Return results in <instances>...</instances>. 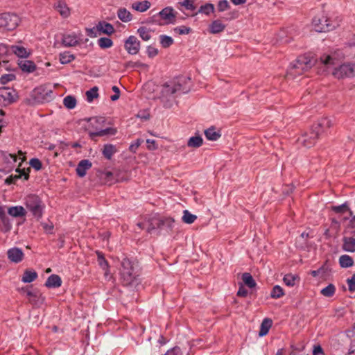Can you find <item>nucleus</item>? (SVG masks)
I'll use <instances>...</instances> for the list:
<instances>
[{"mask_svg": "<svg viewBox=\"0 0 355 355\" xmlns=\"http://www.w3.org/2000/svg\"><path fill=\"white\" fill-rule=\"evenodd\" d=\"M320 62L327 68L329 72L338 78H345L355 76V64L352 63H344L339 64V61L336 58V54H324L320 57Z\"/></svg>", "mask_w": 355, "mask_h": 355, "instance_id": "f257e3e1", "label": "nucleus"}, {"mask_svg": "<svg viewBox=\"0 0 355 355\" xmlns=\"http://www.w3.org/2000/svg\"><path fill=\"white\" fill-rule=\"evenodd\" d=\"M185 83L184 78H180L163 85L159 98L165 107H171L178 96L189 91V87L186 86Z\"/></svg>", "mask_w": 355, "mask_h": 355, "instance_id": "f03ea898", "label": "nucleus"}, {"mask_svg": "<svg viewBox=\"0 0 355 355\" xmlns=\"http://www.w3.org/2000/svg\"><path fill=\"white\" fill-rule=\"evenodd\" d=\"M86 120L88 122L87 130L92 139H94L96 137L114 135L116 133V129L114 128H103L105 122L104 117L95 116Z\"/></svg>", "mask_w": 355, "mask_h": 355, "instance_id": "7ed1b4c3", "label": "nucleus"}, {"mask_svg": "<svg viewBox=\"0 0 355 355\" xmlns=\"http://www.w3.org/2000/svg\"><path fill=\"white\" fill-rule=\"evenodd\" d=\"M53 98V90L45 85H41L35 88L27 102L31 105H36L51 101Z\"/></svg>", "mask_w": 355, "mask_h": 355, "instance_id": "20e7f679", "label": "nucleus"}, {"mask_svg": "<svg viewBox=\"0 0 355 355\" xmlns=\"http://www.w3.org/2000/svg\"><path fill=\"white\" fill-rule=\"evenodd\" d=\"M313 60L307 55H301L297 58L295 62L291 64L287 71L288 78H295L297 75L302 74L304 71L311 68L313 65Z\"/></svg>", "mask_w": 355, "mask_h": 355, "instance_id": "39448f33", "label": "nucleus"}, {"mask_svg": "<svg viewBox=\"0 0 355 355\" xmlns=\"http://www.w3.org/2000/svg\"><path fill=\"white\" fill-rule=\"evenodd\" d=\"M121 277L125 284H130L136 278L137 273L132 261L127 258H123L121 263Z\"/></svg>", "mask_w": 355, "mask_h": 355, "instance_id": "423d86ee", "label": "nucleus"}, {"mask_svg": "<svg viewBox=\"0 0 355 355\" xmlns=\"http://www.w3.org/2000/svg\"><path fill=\"white\" fill-rule=\"evenodd\" d=\"M20 22L18 15L14 13L0 14V32L10 31L15 29Z\"/></svg>", "mask_w": 355, "mask_h": 355, "instance_id": "0eeeda50", "label": "nucleus"}, {"mask_svg": "<svg viewBox=\"0 0 355 355\" xmlns=\"http://www.w3.org/2000/svg\"><path fill=\"white\" fill-rule=\"evenodd\" d=\"M26 206L35 218L37 219L42 218L44 205L38 196L35 195L27 196Z\"/></svg>", "mask_w": 355, "mask_h": 355, "instance_id": "6e6552de", "label": "nucleus"}, {"mask_svg": "<svg viewBox=\"0 0 355 355\" xmlns=\"http://www.w3.org/2000/svg\"><path fill=\"white\" fill-rule=\"evenodd\" d=\"M21 291L26 294L29 302L34 306H40L44 302L45 297L37 289L30 290L23 288Z\"/></svg>", "mask_w": 355, "mask_h": 355, "instance_id": "1a4fd4ad", "label": "nucleus"}, {"mask_svg": "<svg viewBox=\"0 0 355 355\" xmlns=\"http://www.w3.org/2000/svg\"><path fill=\"white\" fill-rule=\"evenodd\" d=\"M312 24L315 31L319 33L328 32L334 28V26L324 16L315 17L313 19Z\"/></svg>", "mask_w": 355, "mask_h": 355, "instance_id": "9d476101", "label": "nucleus"}, {"mask_svg": "<svg viewBox=\"0 0 355 355\" xmlns=\"http://www.w3.org/2000/svg\"><path fill=\"white\" fill-rule=\"evenodd\" d=\"M319 136V131H315V130L312 128L309 133L306 132L301 135L297 139V141L299 145L303 146L306 148H310L315 144L316 139Z\"/></svg>", "mask_w": 355, "mask_h": 355, "instance_id": "9b49d317", "label": "nucleus"}, {"mask_svg": "<svg viewBox=\"0 0 355 355\" xmlns=\"http://www.w3.org/2000/svg\"><path fill=\"white\" fill-rule=\"evenodd\" d=\"M17 98L15 91L10 87H0V103L4 105L14 103Z\"/></svg>", "mask_w": 355, "mask_h": 355, "instance_id": "f8f14e48", "label": "nucleus"}, {"mask_svg": "<svg viewBox=\"0 0 355 355\" xmlns=\"http://www.w3.org/2000/svg\"><path fill=\"white\" fill-rule=\"evenodd\" d=\"M163 22H159V25L174 24L176 18V12L172 7H166L157 14Z\"/></svg>", "mask_w": 355, "mask_h": 355, "instance_id": "ddd939ff", "label": "nucleus"}, {"mask_svg": "<svg viewBox=\"0 0 355 355\" xmlns=\"http://www.w3.org/2000/svg\"><path fill=\"white\" fill-rule=\"evenodd\" d=\"M124 47L129 54L136 55L140 49V42L135 36L130 35L125 41Z\"/></svg>", "mask_w": 355, "mask_h": 355, "instance_id": "4468645a", "label": "nucleus"}, {"mask_svg": "<svg viewBox=\"0 0 355 355\" xmlns=\"http://www.w3.org/2000/svg\"><path fill=\"white\" fill-rule=\"evenodd\" d=\"M8 258L9 260L14 263H19L23 260L24 252L18 248H12L8 250Z\"/></svg>", "mask_w": 355, "mask_h": 355, "instance_id": "2eb2a0df", "label": "nucleus"}, {"mask_svg": "<svg viewBox=\"0 0 355 355\" xmlns=\"http://www.w3.org/2000/svg\"><path fill=\"white\" fill-rule=\"evenodd\" d=\"M331 126V120L329 118H322L316 124H315L312 128L315 130V131H319L320 135Z\"/></svg>", "mask_w": 355, "mask_h": 355, "instance_id": "dca6fc26", "label": "nucleus"}, {"mask_svg": "<svg viewBox=\"0 0 355 355\" xmlns=\"http://www.w3.org/2000/svg\"><path fill=\"white\" fill-rule=\"evenodd\" d=\"M92 167V163L88 159L81 160L76 169L77 175L79 177H84L86 175L87 171Z\"/></svg>", "mask_w": 355, "mask_h": 355, "instance_id": "f3484780", "label": "nucleus"}, {"mask_svg": "<svg viewBox=\"0 0 355 355\" xmlns=\"http://www.w3.org/2000/svg\"><path fill=\"white\" fill-rule=\"evenodd\" d=\"M54 8L64 18H67L70 15V9L67 6V3L63 1H58L55 3Z\"/></svg>", "mask_w": 355, "mask_h": 355, "instance_id": "a211bd4d", "label": "nucleus"}, {"mask_svg": "<svg viewBox=\"0 0 355 355\" xmlns=\"http://www.w3.org/2000/svg\"><path fill=\"white\" fill-rule=\"evenodd\" d=\"M342 248L348 252H355V239L353 237H344L343 239Z\"/></svg>", "mask_w": 355, "mask_h": 355, "instance_id": "6ab92c4d", "label": "nucleus"}, {"mask_svg": "<svg viewBox=\"0 0 355 355\" xmlns=\"http://www.w3.org/2000/svg\"><path fill=\"white\" fill-rule=\"evenodd\" d=\"M18 65L24 72L32 73L36 69L35 64L31 60H21L19 62Z\"/></svg>", "mask_w": 355, "mask_h": 355, "instance_id": "aec40b11", "label": "nucleus"}, {"mask_svg": "<svg viewBox=\"0 0 355 355\" xmlns=\"http://www.w3.org/2000/svg\"><path fill=\"white\" fill-rule=\"evenodd\" d=\"M62 284V279L58 275H50L45 282V286L48 288H58Z\"/></svg>", "mask_w": 355, "mask_h": 355, "instance_id": "412c9836", "label": "nucleus"}, {"mask_svg": "<svg viewBox=\"0 0 355 355\" xmlns=\"http://www.w3.org/2000/svg\"><path fill=\"white\" fill-rule=\"evenodd\" d=\"M62 44L64 46H74L78 44V38L75 34H67L62 37Z\"/></svg>", "mask_w": 355, "mask_h": 355, "instance_id": "4be33fe9", "label": "nucleus"}, {"mask_svg": "<svg viewBox=\"0 0 355 355\" xmlns=\"http://www.w3.org/2000/svg\"><path fill=\"white\" fill-rule=\"evenodd\" d=\"M151 3L150 1L145 0L143 1H135L132 3L131 8L138 12H144L150 8Z\"/></svg>", "mask_w": 355, "mask_h": 355, "instance_id": "5701e85b", "label": "nucleus"}, {"mask_svg": "<svg viewBox=\"0 0 355 355\" xmlns=\"http://www.w3.org/2000/svg\"><path fill=\"white\" fill-rule=\"evenodd\" d=\"M209 28L211 33L216 34L223 31L225 28V25L221 21L216 19L211 22Z\"/></svg>", "mask_w": 355, "mask_h": 355, "instance_id": "b1692460", "label": "nucleus"}, {"mask_svg": "<svg viewBox=\"0 0 355 355\" xmlns=\"http://www.w3.org/2000/svg\"><path fill=\"white\" fill-rule=\"evenodd\" d=\"M96 28L98 31L107 35H111L114 31L113 26L111 24L107 23L105 21H100L96 25Z\"/></svg>", "mask_w": 355, "mask_h": 355, "instance_id": "393cba45", "label": "nucleus"}, {"mask_svg": "<svg viewBox=\"0 0 355 355\" xmlns=\"http://www.w3.org/2000/svg\"><path fill=\"white\" fill-rule=\"evenodd\" d=\"M37 273L33 270H26L21 277V281L24 283H31L37 278Z\"/></svg>", "mask_w": 355, "mask_h": 355, "instance_id": "a878e982", "label": "nucleus"}, {"mask_svg": "<svg viewBox=\"0 0 355 355\" xmlns=\"http://www.w3.org/2000/svg\"><path fill=\"white\" fill-rule=\"evenodd\" d=\"M272 321L270 319H269V318L263 319V320L262 321L261 326H260V330L259 332V336H266L268 333V331L272 326Z\"/></svg>", "mask_w": 355, "mask_h": 355, "instance_id": "bb28decb", "label": "nucleus"}, {"mask_svg": "<svg viewBox=\"0 0 355 355\" xmlns=\"http://www.w3.org/2000/svg\"><path fill=\"white\" fill-rule=\"evenodd\" d=\"M157 224H161V228L171 230L174 226L175 220L171 217H161V220H156Z\"/></svg>", "mask_w": 355, "mask_h": 355, "instance_id": "cd10ccee", "label": "nucleus"}, {"mask_svg": "<svg viewBox=\"0 0 355 355\" xmlns=\"http://www.w3.org/2000/svg\"><path fill=\"white\" fill-rule=\"evenodd\" d=\"M202 144L203 139L199 135L190 137L187 141V146L190 148H199Z\"/></svg>", "mask_w": 355, "mask_h": 355, "instance_id": "c85d7f7f", "label": "nucleus"}, {"mask_svg": "<svg viewBox=\"0 0 355 355\" xmlns=\"http://www.w3.org/2000/svg\"><path fill=\"white\" fill-rule=\"evenodd\" d=\"M8 213L13 217H21L26 215V210L21 206H15L10 207Z\"/></svg>", "mask_w": 355, "mask_h": 355, "instance_id": "c756f323", "label": "nucleus"}, {"mask_svg": "<svg viewBox=\"0 0 355 355\" xmlns=\"http://www.w3.org/2000/svg\"><path fill=\"white\" fill-rule=\"evenodd\" d=\"M10 49L12 52L14 53L18 57L27 58L29 55V53L28 52L26 49L23 46L12 45L10 46Z\"/></svg>", "mask_w": 355, "mask_h": 355, "instance_id": "7c9ffc66", "label": "nucleus"}, {"mask_svg": "<svg viewBox=\"0 0 355 355\" xmlns=\"http://www.w3.org/2000/svg\"><path fill=\"white\" fill-rule=\"evenodd\" d=\"M118 17L123 22H128L132 20V14L124 8H121L117 11Z\"/></svg>", "mask_w": 355, "mask_h": 355, "instance_id": "2f4dec72", "label": "nucleus"}, {"mask_svg": "<svg viewBox=\"0 0 355 355\" xmlns=\"http://www.w3.org/2000/svg\"><path fill=\"white\" fill-rule=\"evenodd\" d=\"M339 264L341 268H349L354 265V260L349 255L343 254L339 258Z\"/></svg>", "mask_w": 355, "mask_h": 355, "instance_id": "473e14b6", "label": "nucleus"}, {"mask_svg": "<svg viewBox=\"0 0 355 355\" xmlns=\"http://www.w3.org/2000/svg\"><path fill=\"white\" fill-rule=\"evenodd\" d=\"M0 211H1V207H0ZM1 223L0 225L1 229L2 231L6 232L11 230L12 224L10 223L9 219L5 216L3 213L0 211Z\"/></svg>", "mask_w": 355, "mask_h": 355, "instance_id": "72a5a7b5", "label": "nucleus"}, {"mask_svg": "<svg viewBox=\"0 0 355 355\" xmlns=\"http://www.w3.org/2000/svg\"><path fill=\"white\" fill-rule=\"evenodd\" d=\"M97 256H98V262L101 268L105 270V275L107 276L109 274V270H108V263L105 260L103 254L101 252H96Z\"/></svg>", "mask_w": 355, "mask_h": 355, "instance_id": "f704fd0d", "label": "nucleus"}, {"mask_svg": "<svg viewBox=\"0 0 355 355\" xmlns=\"http://www.w3.org/2000/svg\"><path fill=\"white\" fill-rule=\"evenodd\" d=\"M116 152V148L112 144H105L103 147V155L107 159H110L112 155Z\"/></svg>", "mask_w": 355, "mask_h": 355, "instance_id": "c9c22d12", "label": "nucleus"}, {"mask_svg": "<svg viewBox=\"0 0 355 355\" xmlns=\"http://www.w3.org/2000/svg\"><path fill=\"white\" fill-rule=\"evenodd\" d=\"M284 284L288 286H294L297 281H299L297 275L293 274H286L283 278Z\"/></svg>", "mask_w": 355, "mask_h": 355, "instance_id": "e433bc0d", "label": "nucleus"}, {"mask_svg": "<svg viewBox=\"0 0 355 355\" xmlns=\"http://www.w3.org/2000/svg\"><path fill=\"white\" fill-rule=\"evenodd\" d=\"M242 280L244 284L250 288H252L256 286V282L254 280L252 276L248 272H245L243 274Z\"/></svg>", "mask_w": 355, "mask_h": 355, "instance_id": "4c0bfd02", "label": "nucleus"}, {"mask_svg": "<svg viewBox=\"0 0 355 355\" xmlns=\"http://www.w3.org/2000/svg\"><path fill=\"white\" fill-rule=\"evenodd\" d=\"M205 135L206 138L211 141H216L220 137V135L214 128L206 130Z\"/></svg>", "mask_w": 355, "mask_h": 355, "instance_id": "58836bf2", "label": "nucleus"}, {"mask_svg": "<svg viewBox=\"0 0 355 355\" xmlns=\"http://www.w3.org/2000/svg\"><path fill=\"white\" fill-rule=\"evenodd\" d=\"M63 105L67 109H69V110L73 109L76 105V99L74 96H67L63 99Z\"/></svg>", "mask_w": 355, "mask_h": 355, "instance_id": "ea45409f", "label": "nucleus"}, {"mask_svg": "<svg viewBox=\"0 0 355 355\" xmlns=\"http://www.w3.org/2000/svg\"><path fill=\"white\" fill-rule=\"evenodd\" d=\"M335 286L332 284H329L327 286L321 290L320 293L324 297H330L335 294Z\"/></svg>", "mask_w": 355, "mask_h": 355, "instance_id": "a19ab883", "label": "nucleus"}, {"mask_svg": "<svg viewBox=\"0 0 355 355\" xmlns=\"http://www.w3.org/2000/svg\"><path fill=\"white\" fill-rule=\"evenodd\" d=\"M284 295V292L283 288L279 286H275L270 293V297L273 299H278Z\"/></svg>", "mask_w": 355, "mask_h": 355, "instance_id": "79ce46f5", "label": "nucleus"}, {"mask_svg": "<svg viewBox=\"0 0 355 355\" xmlns=\"http://www.w3.org/2000/svg\"><path fill=\"white\" fill-rule=\"evenodd\" d=\"M59 57L60 62L64 64H68L75 59V56L73 54L67 51L60 53Z\"/></svg>", "mask_w": 355, "mask_h": 355, "instance_id": "37998d69", "label": "nucleus"}, {"mask_svg": "<svg viewBox=\"0 0 355 355\" xmlns=\"http://www.w3.org/2000/svg\"><path fill=\"white\" fill-rule=\"evenodd\" d=\"M197 218V216L194 214H191L188 210L183 211L182 220L187 224L193 223Z\"/></svg>", "mask_w": 355, "mask_h": 355, "instance_id": "c03bdc74", "label": "nucleus"}, {"mask_svg": "<svg viewBox=\"0 0 355 355\" xmlns=\"http://www.w3.org/2000/svg\"><path fill=\"white\" fill-rule=\"evenodd\" d=\"M98 44L101 49H107L113 45V42L108 37H101L98 40Z\"/></svg>", "mask_w": 355, "mask_h": 355, "instance_id": "a18cd8bd", "label": "nucleus"}, {"mask_svg": "<svg viewBox=\"0 0 355 355\" xmlns=\"http://www.w3.org/2000/svg\"><path fill=\"white\" fill-rule=\"evenodd\" d=\"M98 90L97 87H94L86 92V96L88 102H92L94 98H96L98 96Z\"/></svg>", "mask_w": 355, "mask_h": 355, "instance_id": "49530a36", "label": "nucleus"}, {"mask_svg": "<svg viewBox=\"0 0 355 355\" xmlns=\"http://www.w3.org/2000/svg\"><path fill=\"white\" fill-rule=\"evenodd\" d=\"M156 220H161V217L155 216L151 218L149 222L148 227H147L148 232L150 233L153 230L157 228H161V224H157L155 222Z\"/></svg>", "mask_w": 355, "mask_h": 355, "instance_id": "de8ad7c7", "label": "nucleus"}, {"mask_svg": "<svg viewBox=\"0 0 355 355\" xmlns=\"http://www.w3.org/2000/svg\"><path fill=\"white\" fill-rule=\"evenodd\" d=\"M139 36L144 41H148L151 38V35L149 30L146 27H140L137 30Z\"/></svg>", "mask_w": 355, "mask_h": 355, "instance_id": "09e8293b", "label": "nucleus"}, {"mask_svg": "<svg viewBox=\"0 0 355 355\" xmlns=\"http://www.w3.org/2000/svg\"><path fill=\"white\" fill-rule=\"evenodd\" d=\"M331 209L336 213H344L347 211H349L350 216H352V211L349 209L347 202L338 206H333Z\"/></svg>", "mask_w": 355, "mask_h": 355, "instance_id": "8fccbe9b", "label": "nucleus"}, {"mask_svg": "<svg viewBox=\"0 0 355 355\" xmlns=\"http://www.w3.org/2000/svg\"><path fill=\"white\" fill-rule=\"evenodd\" d=\"M160 43L164 48H167L173 44V40L171 37L165 35H160Z\"/></svg>", "mask_w": 355, "mask_h": 355, "instance_id": "3c124183", "label": "nucleus"}, {"mask_svg": "<svg viewBox=\"0 0 355 355\" xmlns=\"http://www.w3.org/2000/svg\"><path fill=\"white\" fill-rule=\"evenodd\" d=\"M214 10V6L212 3H206L203 6H201L199 9V12L204 13L207 15H209L211 12H213Z\"/></svg>", "mask_w": 355, "mask_h": 355, "instance_id": "603ef678", "label": "nucleus"}, {"mask_svg": "<svg viewBox=\"0 0 355 355\" xmlns=\"http://www.w3.org/2000/svg\"><path fill=\"white\" fill-rule=\"evenodd\" d=\"M15 75L13 73L4 74L0 78V83L3 85L7 84L8 83L15 80Z\"/></svg>", "mask_w": 355, "mask_h": 355, "instance_id": "864d4df0", "label": "nucleus"}, {"mask_svg": "<svg viewBox=\"0 0 355 355\" xmlns=\"http://www.w3.org/2000/svg\"><path fill=\"white\" fill-rule=\"evenodd\" d=\"M179 4L189 10H194L196 9L193 4V0H184L182 2H180Z\"/></svg>", "mask_w": 355, "mask_h": 355, "instance_id": "5fc2aeb1", "label": "nucleus"}, {"mask_svg": "<svg viewBox=\"0 0 355 355\" xmlns=\"http://www.w3.org/2000/svg\"><path fill=\"white\" fill-rule=\"evenodd\" d=\"M30 165L37 171L42 168V164L41 161L37 158H32L29 162Z\"/></svg>", "mask_w": 355, "mask_h": 355, "instance_id": "6e6d98bb", "label": "nucleus"}, {"mask_svg": "<svg viewBox=\"0 0 355 355\" xmlns=\"http://www.w3.org/2000/svg\"><path fill=\"white\" fill-rule=\"evenodd\" d=\"M230 7L229 3L227 0H220L218 3V10L219 12H223L227 10Z\"/></svg>", "mask_w": 355, "mask_h": 355, "instance_id": "4d7b16f0", "label": "nucleus"}, {"mask_svg": "<svg viewBox=\"0 0 355 355\" xmlns=\"http://www.w3.org/2000/svg\"><path fill=\"white\" fill-rule=\"evenodd\" d=\"M143 142V140L141 139H137L135 141L132 143L130 146H129L130 151L132 153H135L137 148L139 147V146Z\"/></svg>", "mask_w": 355, "mask_h": 355, "instance_id": "13d9d810", "label": "nucleus"}, {"mask_svg": "<svg viewBox=\"0 0 355 355\" xmlns=\"http://www.w3.org/2000/svg\"><path fill=\"white\" fill-rule=\"evenodd\" d=\"M349 291L354 292L355 291V274L351 278L347 279Z\"/></svg>", "mask_w": 355, "mask_h": 355, "instance_id": "bf43d9fd", "label": "nucleus"}, {"mask_svg": "<svg viewBox=\"0 0 355 355\" xmlns=\"http://www.w3.org/2000/svg\"><path fill=\"white\" fill-rule=\"evenodd\" d=\"M164 355H182L181 349L179 347H175L168 350Z\"/></svg>", "mask_w": 355, "mask_h": 355, "instance_id": "052dcab7", "label": "nucleus"}, {"mask_svg": "<svg viewBox=\"0 0 355 355\" xmlns=\"http://www.w3.org/2000/svg\"><path fill=\"white\" fill-rule=\"evenodd\" d=\"M190 31V28L186 26H180L175 28V31L180 35L188 34Z\"/></svg>", "mask_w": 355, "mask_h": 355, "instance_id": "680f3d73", "label": "nucleus"}, {"mask_svg": "<svg viewBox=\"0 0 355 355\" xmlns=\"http://www.w3.org/2000/svg\"><path fill=\"white\" fill-rule=\"evenodd\" d=\"M147 54L149 58H154L158 54V50L155 47L149 46L147 48Z\"/></svg>", "mask_w": 355, "mask_h": 355, "instance_id": "e2e57ef3", "label": "nucleus"}, {"mask_svg": "<svg viewBox=\"0 0 355 355\" xmlns=\"http://www.w3.org/2000/svg\"><path fill=\"white\" fill-rule=\"evenodd\" d=\"M41 225L42 226L44 230L48 233V234H51L52 232H53V225L52 223H42L41 224Z\"/></svg>", "mask_w": 355, "mask_h": 355, "instance_id": "0e129e2a", "label": "nucleus"}, {"mask_svg": "<svg viewBox=\"0 0 355 355\" xmlns=\"http://www.w3.org/2000/svg\"><path fill=\"white\" fill-rule=\"evenodd\" d=\"M112 90L114 92V94L111 96L110 98L112 101H115L119 98L120 96V90L117 86H113Z\"/></svg>", "mask_w": 355, "mask_h": 355, "instance_id": "69168bd1", "label": "nucleus"}, {"mask_svg": "<svg viewBox=\"0 0 355 355\" xmlns=\"http://www.w3.org/2000/svg\"><path fill=\"white\" fill-rule=\"evenodd\" d=\"M146 143L148 144V148L149 150H156L157 148V146L156 145V142L153 139H147Z\"/></svg>", "mask_w": 355, "mask_h": 355, "instance_id": "338daca9", "label": "nucleus"}, {"mask_svg": "<svg viewBox=\"0 0 355 355\" xmlns=\"http://www.w3.org/2000/svg\"><path fill=\"white\" fill-rule=\"evenodd\" d=\"M323 354L322 348L320 345L315 346L313 350V355H321Z\"/></svg>", "mask_w": 355, "mask_h": 355, "instance_id": "774afa93", "label": "nucleus"}]
</instances>
